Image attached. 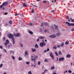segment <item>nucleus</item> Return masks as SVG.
Returning <instances> with one entry per match:
<instances>
[{"instance_id":"obj_1","label":"nucleus","mask_w":74,"mask_h":74,"mask_svg":"<svg viewBox=\"0 0 74 74\" xmlns=\"http://www.w3.org/2000/svg\"><path fill=\"white\" fill-rule=\"evenodd\" d=\"M8 37L9 38H12L13 41V44H15V38H14V35L13 34H10L8 35Z\"/></svg>"},{"instance_id":"obj_2","label":"nucleus","mask_w":74,"mask_h":74,"mask_svg":"<svg viewBox=\"0 0 74 74\" xmlns=\"http://www.w3.org/2000/svg\"><path fill=\"white\" fill-rule=\"evenodd\" d=\"M8 4V2H3L2 4L0 6V8H2L3 6H6V5H7Z\"/></svg>"},{"instance_id":"obj_3","label":"nucleus","mask_w":74,"mask_h":74,"mask_svg":"<svg viewBox=\"0 0 74 74\" xmlns=\"http://www.w3.org/2000/svg\"><path fill=\"white\" fill-rule=\"evenodd\" d=\"M66 24H67V26H74V23H70L68 22H66Z\"/></svg>"},{"instance_id":"obj_4","label":"nucleus","mask_w":74,"mask_h":74,"mask_svg":"<svg viewBox=\"0 0 74 74\" xmlns=\"http://www.w3.org/2000/svg\"><path fill=\"white\" fill-rule=\"evenodd\" d=\"M45 42H41L40 44V45L41 47H43L45 45Z\"/></svg>"},{"instance_id":"obj_5","label":"nucleus","mask_w":74,"mask_h":74,"mask_svg":"<svg viewBox=\"0 0 74 74\" xmlns=\"http://www.w3.org/2000/svg\"><path fill=\"white\" fill-rule=\"evenodd\" d=\"M14 35L16 37H20L21 36V34H20V33H18L16 34L14 33Z\"/></svg>"},{"instance_id":"obj_6","label":"nucleus","mask_w":74,"mask_h":74,"mask_svg":"<svg viewBox=\"0 0 74 74\" xmlns=\"http://www.w3.org/2000/svg\"><path fill=\"white\" fill-rule=\"evenodd\" d=\"M49 37L51 38H55L56 37V35L53 34L49 36Z\"/></svg>"},{"instance_id":"obj_7","label":"nucleus","mask_w":74,"mask_h":74,"mask_svg":"<svg viewBox=\"0 0 74 74\" xmlns=\"http://www.w3.org/2000/svg\"><path fill=\"white\" fill-rule=\"evenodd\" d=\"M50 56L51 58L53 59V60H54V56L53 55V54L51 52V53L50 54Z\"/></svg>"},{"instance_id":"obj_8","label":"nucleus","mask_w":74,"mask_h":74,"mask_svg":"<svg viewBox=\"0 0 74 74\" xmlns=\"http://www.w3.org/2000/svg\"><path fill=\"white\" fill-rule=\"evenodd\" d=\"M64 58L63 57L60 58L59 59V62H61V60H63Z\"/></svg>"},{"instance_id":"obj_9","label":"nucleus","mask_w":74,"mask_h":74,"mask_svg":"<svg viewBox=\"0 0 74 74\" xmlns=\"http://www.w3.org/2000/svg\"><path fill=\"white\" fill-rule=\"evenodd\" d=\"M66 58H70L71 57V55L70 54H68L66 56Z\"/></svg>"},{"instance_id":"obj_10","label":"nucleus","mask_w":74,"mask_h":74,"mask_svg":"<svg viewBox=\"0 0 74 74\" xmlns=\"http://www.w3.org/2000/svg\"><path fill=\"white\" fill-rule=\"evenodd\" d=\"M28 33L30 34H33V32L30 30L28 31Z\"/></svg>"},{"instance_id":"obj_11","label":"nucleus","mask_w":74,"mask_h":74,"mask_svg":"<svg viewBox=\"0 0 74 74\" xmlns=\"http://www.w3.org/2000/svg\"><path fill=\"white\" fill-rule=\"evenodd\" d=\"M28 52L26 50L25 52V54L26 55H28Z\"/></svg>"},{"instance_id":"obj_12","label":"nucleus","mask_w":74,"mask_h":74,"mask_svg":"<svg viewBox=\"0 0 74 74\" xmlns=\"http://www.w3.org/2000/svg\"><path fill=\"white\" fill-rule=\"evenodd\" d=\"M60 34H61L60 32H58L56 34L57 36H60Z\"/></svg>"},{"instance_id":"obj_13","label":"nucleus","mask_w":74,"mask_h":74,"mask_svg":"<svg viewBox=\"0 0 74 74\" xmlns=\"http://www.w3.org/2000/svg\"><path fill=\"white\" fill-rule=\"evenodd\" d=\"M54 26L55 27V29L56 30H57L58 29V26L57 25H55V24H54Z\"/></svg>"},{"instance_id":"obj_14","label":"nucleus","mask_w":74,"mask_h":74,"mask_svg":"<svg viewBox=\"0 0 74 74\" xmlns=\"http://www.w3.org/2000/svg\"><path fill=\"white\" fill-rule=\"evenodd\" d=\"M61 47H63L64 46V43L63 42H62L61 43V44L60 45Z\"/></svg>"},{"instance_id":"obj_15","label":"nucleus","mask_w":74,"mask_h":74,"mask_svg":"<svg viewBox=\"0 0 74 74\" xmlns=\"http://www.w3.org/2000/svg\"><path fill=\"white\" fill-rule=\"evenodd\" d=\"M45 26H49V25L48 24V23H45Z\"/></svg>"},{"instance_id":"obj_16","label":"nucleus","mask_w":74,"mask_h":74,"mask_svg":"<svg viewBox=\"0 0 74 74\" xmlns=\"http://www.w3.org/2000/svg\"><path fill=\"white\" fill-rule=\"evenodd\" d=\"M65 44L66 45H67V44H69V42L68 41H66L65 42Z\"/></svg>"},{"instance_id":"obj_17","label":"nucleus","mask_w":74,"mask_h":74,"mask_svg":"<svg viewBox=\"0 0 74 74\" xmlns=\"http://www.w3.org/2000/svg\"><path fill=\"white\" fill-rule=\"evenodd\" d=\"M32 49L33 52H35V51H36V49H33V48H32Z\"/></svg>"},{"instance_id":"obj_18","label":"nucleus","mask_w":74,"mask_h":74,"mask_svg":"<svg viewBox=\"0 0 74 74\" xmlns=\"http://www.w3.org/2000/svg\"><path fill=\"white\" fill-rule=\"evenodd\" d=\"M10 54H14V52L13 51L11 50L10 51Z\"/></svg>"},{"instance_id":"obj_19","label":"nucleus","mask_w":74,"mask_h":74,"mask_svg":"<svg viewBox=\"0 0 74 74\" xmlns=\"http://www.w3.org/2000/svg\"><path fill=\"white\" fill-rule=\"evenodd\" d=\"M58 54L60 55H62V53L60 51H59L58 52Z\"/></svg>"},{"instance_id":"obj_20","label":"nucleus","mask_w":74,"mask_h":74,"mask_svg":"<svg viewBox=\"0 0 74 74\" xmlns=\"http://www.w3.org/2000/svg\"><path fill=\"white\" fill-rule=\"evenodd\" d=\"M45 38V37L42 36H41L40 37V39H43V38Z\"/></svg>"},{"instance_id":"obj_21","label":"nucleus","mask_w":74,"mask_h":74,"mask_svg":"<svg viewBox=\"0 0 74 74\" xmlns=\"http://www.w3.org/2000/svg\"><path fill=\"white\" fill-rule=\"evenodd\" d=\"M18 60H22V58L21 57H18Z\"/></svg>"},{"instance_id":"obj_22","label":"nucleus","mask_w":74,"mask_h":74,"mask_svg":"<svg viewBox=\"0 0 74 74\" xmlns=\"http://www.w3.org/2000/svg\"><path fill=\"white\" fill-rule=\"evenodd\" d=\"M35 48H38V45H37V44H36L35 46Z\"/></svg>"},{"instance_id":"obj_23","label":"nucleus","mask_w":74,"mask_h":74,"mask_svg":"<svg viewBox=\"0 0 74 74\" xmlns=\"http://www.w3.org/2000/svg\"><path fill=\"white\" fill-rule=\"evenodd\" d=\"M23 7H26V6H27V5H26V4L24 3L23 4Z\"/></svg>"},{"instance_id":"obj_24","label":"nucleus","mask_w":74,"mask_h":74,"mask_svg":"<svg viewBox=\"0 0 74 74\" xmlns=\"http://www.w3.org/2000/svg\"><path fill=\"white\" fill-rule=\"evenodd\" d=\"M53 49H56V48H57V47L56 46H55L53 47Z\"/></svg>"},{"instance_id":"obj_25","label":"nucleus","mask_w":74,"mask_h":74,"mask_svg":"<svg viewBox=\"0 0 74 74\" xmlns=\"http://www.w3.org/2000/svg\"><path fill=\"white\" fill-rule=\"evenodd\" d=\"M55 68L54 66H52L51 68V70H53Z\"/></svg>"},{"instance_id":"obj_26","label":"nucleus","mask_w":74,"mask_h":74,"mask_svg":"<svg viewBox=\"0 0 74 74\" xmlns=\"http://www.w3.org/2000/svg\"><path fill=\"white\" fill-rule=\"evenodd\" d=\"M6 42L7 43L9 44V42H10L9 41V40H6Z\"/></svg>"},{"instance_id":"obj_27","label":"nucleus","mask_w":74,"mask_h":74,"mask_svg":"<svg viewBox=\"0 0 74 74\" xmlns=\"http://www.w3.org/2000/svg\"><path fill=\"white\" fill-rule=\"evenodd\" d=\"M20 46L21 47H23V44L22 43H20Z\"/></svg>"},{"instance_id":"obj_28","label":"nucleus","mask_w":74,"mask_h":74,"mask_svg":"<svg viewBox=\"0 0 74 74\" xmlns=\"http://www.w3.org/2000/svg\"><path fill=\"white\" fill-rule=\"evenodd\" d=\"M3 51H4V52L5 53H7V50H6V49H3Z\"/></svg>"},{"instance_id":"obj_29","label":"nucleus","mask_w":74,"mask_h":74,"mask_svg":"<svg viewBox=\"0 0 74 74\" xmlns=\"http://www.w3.org/2000/svg\"><path fill=\"white\" fill-rule=\"evenodd\" d=\"M48 62V60L47 59H46L44 60L45 62Z\"/></svg>"},{"instance_id":"obj_30","label":"nucleus","mask_w":74,"mask_h":74,"mask_svg":"<svg viewBox=\"0 0 74 74\" xmlns=\"http://www.w3.org/2000/svg\"><path fill=\"white\" fill-rule=\"evenodd\" d=\"M18 14L20 15L21 16H23V14H22L21 13L19 14V13H18Z\"/></svg>"},{"instance_id":"obj_31","label":"nucleus","mask_w":74,"mask_h":74,"mask_svg":"<svg viewBox=\"0 0 74 74\" xmlns=\"http://www.w3.org/2000/svg\"><path fill=\"white\" fill-rule=\"evenodd\" d=\"M33 24L32 23H29V25L30 26H33Z\"/></svg>"},{"instance_id":"obj_32","label":"nucleus","mask_w":74,"mask_h":74,"mask_svg":"<svg viewBox=\"0 0 74 74\" xmlns=\"http://www.w3.org/2000/svg\"><path fill=\"white\" fill-rule=\"evenodd\" d=\"M55 53L56 55V56H59V55H58V53L57 52H55Z\"/></svg>"},{"instance_id":"obj_33","label":"nucleus","mask_w":74,"mask_h":74,"mask_svg":"<svg viewBox=\"0 0 74 74\" xmlns=\"http://www.w3.org/2000/svg\"><path fill=\"white\" fill-rule=\"evenodd\" d=\"M9 23L10 24H12V22L11 21H9Z\"/></svg>"},{"instance_id":"obj_34","label":"nucleus","mask_w":74,"mask_h":74,"mask_svg":"<svg viewBox=\"0 0 74 74\" xmlns=\"http://www.w3.org/2000/svg\"><path fill=\"white\" fill-rule=\"evenodd\" d=\"M68 73H72V71H71L70 70H69L68 71Z\"/></svg>"},{"instance_id":"obj_35","label":"nucleus","mask_w":74,"mask_h":74,"mask_svg":"<svg viewBox=\"0 0 74 74\" xmlns=\"http://www.w3.org/2000/svg\"><path fill=\"white\" fill-rule=\"evenodd\" d=\"M28 74H33L32 73V72L31 71H29L28 72Z\"/></svg>"},{"instance_id":"obj_36","label":"nucleus","mask_w":74,"mask_h":74,"mask_svg":"<svg viewBox=\"0 0 74 74\" xmlns=\"http://www.w3.org/2000/svg\"><path fill=\"white\" fill-rule=\"evenodd\" d=\"M3 41H5V37H3Z\"/></svg>"},{"instance_id":"obj_37","label":"nucleus","mask_w":74,"mask_h":74,"mask_svg":"<svg viewBox=\"0 0 74 74\" xmlns=\"http://www.w3.org/2000/svg\"><path fill=\"white\" fill-rule=\"evenodd\" d=\"M26 64H30V62H26Z\"/></svg>"},{"instance_id":"obj_38","label":"nucleus","mask_w":74,"mask_h":74,"mask_svg":"<svg viewBox=\"0 0 74 74\" xmlns=\"http://www.w3.org/2000/svg\"><path fill=\"white\" fill-rule=\"evenodd\" d=\"M40 63H41V62L40 61H39L38 62V65H40Z\"/></svg>"},{"instance_id":"obj_39","label":"nucleus","mask_w":74,"mask_h":74,"mask_svg":"<svg viewBox=\"0 0 74 74\" xmlns=\"http://www.w3.org/2000/svg\"><path fill=\"white\" fill-rule=\"evenodd\" d=\"M12 58H13V60H14L15 59V57H14V56H12Z\"/></svg>"},{"instance_id":"obj_40","label":"nucleus","mask_w":74,"mask_h":74,"mask_svg":"<svg viewBox=\"0 0 74 74\" xmlns=\"http://www.w3.org/2000/svg\"><path fill=\"white\" fill-rule=\"evenodd\" d=\"M2 66H3V64H1L0 65V68H1V67H2Z\"/></svg>"},{"instance_id":"obj_41","label":"nucleus","mask_w":74,"mask_h":74,"mask_svg":"<svg viewBox=\"0 0 74 74\" xmlns=\"http://www.w3.org/2000/svg\"><path fill=\"white\" fill-rule=\"evenodd\" d=\"M40 32H42V28H40Z\"/></svg>"},{"instance_id":"obj_42","label":"nucleus","mask_w":74,"mask_h":74,"mask_svg":"<svg viewBox=\"0 0 74 74\" xmlns=\"http://www.w3.org/2000/svg\"><path fill=\"white\" fill-rule=\"evenodd\" d=\"M4 44H5V45H7V44H8V43H7V42H5L4 43Z\"/></svg>"},{"instance_id":"obj_43","label":"nucleus","mask_w":74,"mask_h":74,"mask_svg":"<svg viewBox=\"0 0 74 74\" xmlns=\"http://www.w3.org/2000/svg\"><path fill=\"white\" fill-rule=\"evenodd\" d=\"M34 9H32V13H34Z\"/></svg>"},{"instance_id":"obj_44","label":"nucleus","mask_w":74,"mask_h":74,"mask_svg":"<svg viewBox=\"0 0 74 74\" xmlns=\"http://www.w3.org/2000/svg\"><path fill=\"white\" fill-rule=\"evenodd\" d=\"M55 12V10H52L51 11V13H53V12Z\"/></svg>"},{"instance_id":"obj_45","label":"nucleus","mask_w":74,"mask_h":74,"mask_svg":"<svg viewBox=\"0 0 74 74\" xmlns=\"http://www.w3.org/2000/svg\"><path fill=\"white\" fill-rule=\"evenodd\" d=\"M44 71L45 73H46V72H47V71H48V70H45Z\"/></svg>"},{"instance_id":"obj_46","label":"nucleus","mask_w":74,"mask_h":74,"mask_svg":"<svg viewBox=\"0 0 74 74\" xmlns=\"http://www.w3.org/2000/svg\"><path fill=\"white\" fill-rule=\"evenodd\" d=\"M0 48L1 49H3V46H2L0 45Z\"/></svg>"},{"instance_id":"obj_47","label":"nucleus","mask_w":74,"mask_h":74,"mask_svg":"<svg viewBox=\"0 0 74 74\" xmlns=\"http://www.w3.org/2000/svg\"><path fill=\"white\" fill-rule=\"evenodd\" d=\"M39 41H40V39H37L36 40V41L37 42H38Z\"/></svg>"},{"instance_id":"obj_48","label":"nucleus","mask_w":74,"mask_h":74,"mask_svg":"<svg viewBox=\"0 0 74 74\" xmlns=\"http://www.w3.org/2000/svg\"><path fill=\"white\" fill-rule=\"evenodd\" d=\"M71 22H74V19H72L71 21Z\"/></svg>"},{"instance_id":"obj_49","label":"nucleus","mask_w":74,"mask_h":74,"mask_svg":"<svg viewBox=\"0 0 74 74\" xmlns=\"http://www.w3.org/2000/svg\"><path fill=\"white\" fill-rule=\"evenodd\" d=\"M47 51V52H48V51H49V48H48Z\"/></svg>"},{"instance_id":"obj_50","label":"nucleus","mask_w":74,"mask_h":74,"mask_svg":"<svg viewBox=\"0 0 74 74\" xmlns=\"http://www.w3.org/2000/svg\"><path fill=\"white\" fill-rule=\"evenodd\" d=\"M71 31H72V32H74V28L72 29H71Z\"/></svg>"},{"instance_id":"obj_51","label":"nucleus","mask_w":74,"mask_h":74,"mask_svg":"<svg viewBox=\"0 0 74 74\" xmlns=\"http://www.w3.org/2000/svg\"><path fill=\"white\" fill-rule=\"evenodd\" d=\"M57 47L58 48H60V45H57Z\"/></svg>"},{"instance_id":"obj_52","label":"nucleus","mask_w":74,"mask_h":74,"mask_svg":"<svg viewBox=\"0 0 74 74\" xmlns=\"http://www.w3.org/2000/svg\"><path fill=\"white\" fill-rule=\"evenodd\" d=\"M35 59H37L38 58V56H36L35 57Z\"/></svg>"},{"instance_id":"obj_53","label":"nucleus","mask_w":74,"mask_h":74,"mask_svg":"<svg viewBox=\"0 0 74 74\" xmlns=\"http://www.w3.org/2000/svg\"><path fill=\"white\" fill-rule=\"evenodd\" d=\"M47 31H48V30H47V29H45V32H47Z\"/></svg>"},{"instance_id":"obj_54","label":"nucleus","mask_w":74,"mask_h":74,"mask_svg":"<svg viewBox=\"0 0 74 74\" xmlns=\"http://www.w3.org/2000/svg\"><path fill=\"white\" fill-rule=\"evenodd\" d=\"M18 13H16L15 14V16H18Z\"/></svg>"},{"instance_id":"obj_55","label":"nucleus","mask_w":74,"mask_h":74,"mask_svg":"<svg viewBox=\"0 0 74 74\" xmlns=\"http://www.w3.org/2000/svg\"><path fill=\"white\" fill-rule=\"evenodd\" d=\"M8 14V13L6 12L4 14V15H7Z\"/></svg>"},{"instance_id":"obj_56","label":"nucleus","mask_w":74,"mask_h":74,"mask_svg":"<svg viewBox=\"0 0 74 74\" xmlns=\"http://www.w3.org/2000/svg\"><path fill=\"white\" fill-rule=\"evenodd\" d=\"M59 60V58L58 57H57V61H58V60Z\"/></svg>"},{"instance_id":"obj_57","label":"nucleus","mask_w":74,"mask_h":74,"mask_svg":"<svg viewBox=\"0 0 74 74\" xmlns=\"http://www.w3.org/2000/svg\"><path fill=\"white\" fill-rule=\"evenodd\" d=\"M47 50H46L44 51V52H45V53H46V52H47Z\"/></svg>"},{"instance_id":"obj_58","label":"nucleus","mask_w":74,"mask_h":74,"mask_svg":"<svg viewBox=\"0 0 74 74\" xmlns=\"http://www.w3.org/2000/svg\"><path fill=\"white\" fill-rule=\"evenodd\" d=\"M66 18L67 19H69V16H67Z\"/></svg>"},{"instance_id":"obj_59","label":"nucleus","mask_w":74,"mask_h":74,"mask_svg":"<svg viewBox=\"0 0 74 74\" xmlns=\"http://www.w3.org/2000/svg\"><path fill=\"white\" fill-rule=\"evenodd\" d=\"M43 3H46V1H43Z\"/></svg>"},{"instance_id":"obj_60","label":"nucleus","mask_w":74,"mask_h":74,"mask_svg":"<svg viewBox=\"0 0 74 74\" xmlns=\"http://www.w3.org/2000/svg\"><path fill=\"white\" fill-rule=\"evenodd\" d=\"M42 25H43V23H42L41 25V27H42Z\"/></svg>"},{"instance_id":"obj_61","label":"nucleus","mask_w":74,"mask_h":74,"mask_svg":"<svg viewBox=\"0 0 74 74\" xmlns=\"http://www.w3.org/2000/svg\"><path fill=\"white\" fill-rule=\"evenodd\" d=\"M36 67V65H34V67Z\"/></svg>"},{"instance_id":"obj_62","label":"nucleus","mask_w":74,"mask_h":74,"mask_svg":"<svg viewBox=\"0 0 74 74\" xmlns=\"http://www.w3.org/2000/svg\"><path fill=\"white\" fill-rule=\"evenodd\" d=\"M5 26H8V24L6 23V24H5Z\"/></svg>"},{"instance_id":"obj_63","label":"nucleus","mask_w":74,"mask_h":74,"mask_svg":"<svg viewBox=\"0 0 74 74\" xmlns=\"http://www.w3.org/2000/svg\"><path fill=\"white\" fill-rule=\"evenodd\" d=\"M45 72H42V73L41 74H45Z\"/></svg>"},{"instance_id":"obj_64","label":"nucleus","mask_w":74,"mask_h":74,"mask_svg":"<svg viewBox=\"0 0 74 74\" xmlns=\"http://www.w3.org/2000/svg\"><path fill=\"white\" fill-rule=\"evenodd\" d=\"M54 73V74H57V73H55V72H54V73Z\"/></svg>"}]
</instances>
